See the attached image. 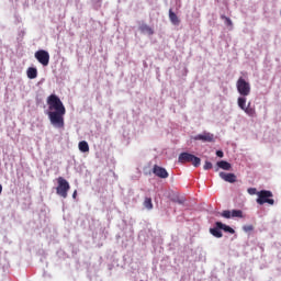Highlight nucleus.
<instances>
[{"label":"nucleus","mask_w":281,"mask_h":281,"mask_svg":"<svg viewBox=\"0 0 281 281\" xmlns=\"http://www.w3.org/2000/svg\"><path fill=\"white\" fill-rule=\"evenodd\" d=\"M48 104V119L50 124L55 126V128H65V113H67V109H65V104L58 95L50 94L47 100Z\"/></svg>","instance_id":"f257e3e1"},{"label":"nucleus","mask_w":281,"mask_h":281,"mask_svg":"<svg viewBox=\"0 0 281 281\" xmlns=\"http://www.w3.org/2000/svg\"><path fill=\"white\" fill-rule=\"evenodd\" d=\"M69 190H71V186H69V181H67L63 177L57 178L56 194L61 199H67Z\"/></svg>","instance_id":"f03ea898"},{"label":"nucleus","mask_w":281,"mask_h":281,"mask_svg":"<svg viewBox=\"0 0 281 281\" xmlns=\"http://www.w3.org/2000/svg\"><path fill=\"white\" fill-rule=\"evenodd\" d=\"M178 161L180 164H192L194 168H199V166H201V158L190 153H181L178 157Z\"/></svg>","instance_id":"7ed1b4c3"},{"label":"nucleus","mask_w":281,"mask_h":281,"mask_svg":"<svg viewBox=\"0 0 281 281\" xmlns=\"http://www.w3.org/2000/svg\"><path fill=\"white\" fill-rule=\"evenodd\" d=\"M237 91L241 98H247L251 93V85L245 80V78L239 77L236 82Z\"/></svg>","instance_id":"20e7f679"},{"label":"nucleus","mask_w":281,"mask_h":281,"mask_svg":"<svg viewBox=\"0 0 281 281\" xmlns=\"http://www.w3.org/2000/svg\"><path fill=\"white\" fill-rule=\"evenodd\" d=\"M237 104L239 109H241V111L246 113V115H248L249 117H256V108H251V102H249L247 105V98L239 97L237 99Z\"/></svg>","instance_id":"39448f33"},{"label":"nucleus","mask_w":281,"mask_h":281,"mask_svg":"<svg viewBox=\"0 0 281 281\" xmlns=\"http://www.w3.org/2000/svg\"><path fill=\"white\" fill-rule=\"evenodd\" d=\"M257 203L258 205H265V203H268V205H273L276 201L272 199L273 193L268 190H261L257 193Z\"/></svg>","instance_id":"423d86ee"},{"label":"nucleus","mask_w":281,"mask_h":281,"mask_svg":"<svg viewBox=\"0 0 281 281\" xmlns=\"http://www.w3.org/2000/svg\"><path fill=\"white\" fill-rule=\"evenodd\" d=\"M35 58L41 65H43V67H47V65H49V53L45 49L35 52Z\"/></svg>","instance_id":"0eeeda50"},{"label":"nucleus","mask_w":281,"mask_h":281,"mask_svg":"<svg viewBox=\"0 0 281 281\" xmlns=\"http://www.w3.org/2000/svg\"><path fill=\"white\" fill-rule=\"evenodd\" d=\"M194 140L212 143V142H214V134H212L210 132H203L202 134L194 136Z\"/></svg>","instance_id":"6e6552de"},{"label":"nucleus","mask_w":281,"mask_h":281,"mask_svg":"<svg viewBox=\"0 0 281 281\" xmlns=\"http://www.w3.org/2000/svg\"><path fill=\"white\" fill-rule=\"evenodd\" d=\"M153 172L156 177H159V179H168L169 175L166 168H162L158 165H155L153 168Z\"/></svg>","instance_id":"1a4fd4ad"},{"label":"nucleus","mask_w":281,"mask_h":281,"mask_svg":"<svg viewBox=\"0 0 281 281\" xmlns=\"http://www.w3.org/2000/svg\"><path fill=\"white\" fill-rule=\"evenodd\" d=\"M220 177L227 183H236V175L234 173H226L222 171L220 172Z\"/></svg>","instance_id":"9d476101"},{"label":"nucleus","mask_w":281,"mask_h":281,"mask_svg":"<svg viewBox=\"0 0 281 281\" xmlns=\"http://www.w3.org/2000/svg\"><path fill=\"white\" fill-rule=\"evenodd\" d=\"M169 21L173 25H180L181 24V20L179 19L177 13H175V11H172V9H169Z\"/></svg>","instance_id":"9b49d317"},{"label":"nucleus","mask_w":281,"mask_h":281,"mask_svg":"<svg viewBox=\"0 0 281 281\" xmlns=\"http://www.w3.org/2000/svg\"><path fill=\"white\" fill-rule=\"evenodd\" d=\"M139 31L143 34H148V36H153L155 34V31L153 30V27H150L148 24H142L139 26Z\"/></svg>","instance_id":"f8f14e48"},{"label":"nucleus","mask_w":281,"mask_h":281,"mask_svg":"<svg viewBox=\"0 0 281 281\" xmlns=\"http://www.w3.org/2000/svg\"><path fill=\"white\" fill-rule=\"evenodd\" d=\"M215 225H216V227H218V229H223L224 232H228V234H235V232H236L231 226L223 224V222H216Z\"/></svg>","instance_id":"ddd939ff"},{"label":"nucleus","mask_w":281,"mask_h":281,"mask_svg":"<svg viewBox=\"0 0 281 281\" xmlns=\"http://www.w3.org/2000/svg\"><path fill=\"white\" fill-rule=\"evenodd\" d=\"M26 76H27V78H30V80H34V78H37V76H38V70L34 67H30L26 70Z\"/></svg>","instance_id":"4468645a"},{"label":"nucleus","mask_w":281,"mask_h":281,"mask_svg":"<svg viewBox=\"0 0 281 281\" xmlns=\"http://www.w3.org/2000/svg\"><path fill=\"white\" fill-rule=\"evenodd\" d=\"M217 167L221 168L222 170H232V164L225 160L217 161Z\"/></svg>","instance_id":"2eb2a0df"},{"label":"nucleus","mask_w":281,"mask_h":281,"mask_svg":"<svg viewBox=\"0 0 281 281\" xmlns=\"http://www.w3.org/2000/svg\"><path fill=\"white\" fill-rule=\"evenodd\" d=\"M79 150L81 153H89V143H87L86 140L79 142Z\"/></svg>","instance_id":"dca6fc26"},{"label":"nucleus","mask_w":281,"mask_h":281,"mask_svg":"<svg viewBox=\"0 0 281 281\" xmlns=\"http://www.w3.org/2000/svg\"><path fill=\"white\" fill-rule=\"evenodd\" d=\"M212 236H215V238H223V233L221 232V228L216 226L215 228L210 229Z\"/></svg>","instance_id":"f3484780"},{"label":"nucleus","mask_w":281,"mask_h":281,"mask_svg":"<svg viewBox=\"0 0 281 281\" xmlns=\"http://www.w3.org/2000/svg\"><path fill=\"white\" fill-rule=\"evenodd\" d=\"M144 207H146V210H153L154 205H153V199L151 198H145L144 202H143Z\"/></svg>","instance_id":"a211bd4d"},{"label":"nucleus","mask_w":281,"mask_h":281,"mask_svg":"<svg viewBox=\"0 0 281 281\" xmlns=\"http://www.w3.org/2000/svg\"><path fill=\"white\" fill-rule=\"evenodd\" d=\"M231 217L232 218H243V211H240V210H233L231 212Z\"/></svg>","instance_id":"6ab92c4d"},{"label":"nucleus","mask_w":281,"mask_h":281,"mask_svg":"<svg viewBox=\"0 0 281 281\" xmlns=\"http://www.w3.org/2000/svg\"><path fill=\"white\" fill-rule=\"evenodd\" d=\"M221 19H223V21H225V24L228 26V27H232V25H234V23L232 22V19L225 16V15H222Z\"/></svg>","instance_id":"aec40b11"},{"label":"nucleus","mask_w":281,"mask_h":281,"mask_svg":"<svg viewBox=\"0 0 281 281\" xmlns=\"http://www.w3.org/2000/svg\"><path fill=\"white\" fill-rule=\"evenodd\" d=\"M172 202L178 203L179 205H183V203H186V199L177 196L172 199Z\"/></svg>","instance_id":"412c9836"},{"label":"nucleus","mask_w":281,"mask_h":281,"mask_svg":"<svg viewBox=\"0 0 281 281\" xmlns=\"http://www.w3.org/2000/svg\"><path fill=\"white\" fill-rule=\"evenodd\" d=\"M221 216H223V218H232V211L229 210L223 211L221 213Z\"/></svg>","instance_id":"4be33fe9"},{"label":"nucleus","mask_w":281,"mask_h":281,"mask_svg":"<svg viewBox=\"0 0 281 281\" xmlns=\"http://www.w3.org/2000/svg\"><path fill=\"white\" fill-rule=\"evenodd\" d=\"M247 192H248V194L254 196V194H258V189H256V188H248Z\"/></svg>","instance_id":"5701e85b"},{"label":"nucleus","mask_w":281,"mask_h":281,"mask_svg":"<svg viewBox=\"0 0 281 281\" xmlns=\"http://www.w3.org/2000/svg\"><path fill=\"white\" fill-rule=\"evenodd\" d=\"M203 168H204V170H212V162L206 160Z\"/></svg>","instance_id":"b1692460"},{"label":"nucleus","mask_w":281,"mask_h":281,"mask_svg":"<svg viewBox=\"0 0 281 281\" xmlns=\"http://www.w3.org/2000/svg\"><path fill=\"white\" fill-rule=\"evenodd\" d=\"M216 155H217L218 157H221V158L224 157L223 150H217V151H216Z\"/></svg>","instance_id":"393cba45"},{"label":"nucleus","mask_w":281,"mask_h":281,"mask_svg":"<svg viewBox=\"0 0 281 281\" xmlns=\"http://www.w3.org/2000/svg\"><path fill=\"white\" fill-rule=\"evenodd\" d=\"M76 196H78V191H74L72 193V198L76 199Z\"/></svg>","instance_id":"a878e982"},{"label":"nucleus","mask_w":281,"mask_h":281,"mask_svg":"<svg viewBox=\"0 0 281 281\" xmlns=\"http://www.w3.org/2000/svg\"><path fill=\"white\" fill-rule=\"evenodd\" d=\"M3 192V186L0 184V194Z\"/></svg>","instance_id":"bb28decb"},{"label":"nucleus","mask_w":281,"mask_h":281,"mask_svg":"<svg viewBox=\"0 0 281 281\" xmlns=\"http://www.w3.org/2000/svg\"><path fill=\"white\" fill-rule=\"evenodd\" d=\"M248 229L251 231V229H254V227L252 226H248Z\"/></svg>","instance_id":"cd10ccee"}]
</instances>
